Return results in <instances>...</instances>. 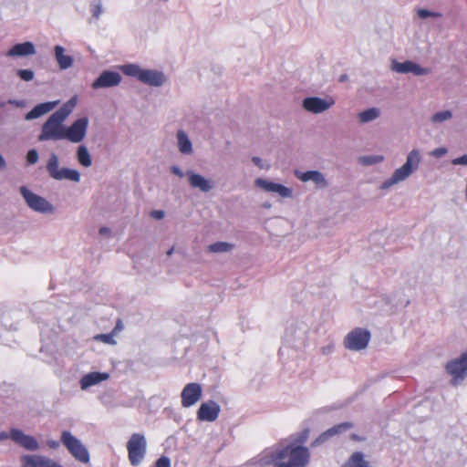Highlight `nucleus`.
Here are the masks:
<instances>
[{
	"label": "nucleus",
	"instance_id": "obj_12",
	"mask_svg": "<svg viewBox=\"0 0 467 467\" xmlns=\"http://www.w3.org/2000/svg\"><path fill=\"white\" fill-rule=\"evenodd\" d=\"M202 394V388L199 383H188L181 393L182 405L189 408L200 400Z\"/></svg>",
	"mask_w": 467,
	"mask_h": 467
},
{
	"label": "nucleus",
	"instance_id": "obj_27",
	"mask_svg": "<svg viewBox=\"0 0 467 467\" xmlns=\"http://www.w3.org/2000/svg\"><path fill=\"white\" fill-rule=\"evenodd\" d=\"M179 150L183 154H190L192 151V142L183 130L177 133Z\"/></svg>",
	"mask_w": 467,
	"mask_h": 467
},
{
	"label": "nucleus",
	"instance_id": "obj_11",
	"mask_svg": "<svg viewBox=\"0 0 467 467\" xmlns=\"http://www.w3.org/2000/svg\"><path fill=\"white\" fill-rule=\"evenodd\" d=\"M21 467H63L57 462L39 454H25L20 457Z\"/></svg>",
	"mask_w": 467,
	"mask_h": 467
},
{
	"label": "nucleus",
	"instance_id": "obj_21",
	"mask_svg": "<svg viewBox=\"0 0 467 467\" xmlns=\"http://www.w3.org/2000/svg\"><path fill=\"white\" fill-rule=\"evenodd\" d=\"M164 80L163 74L154 70L144 69L140 76V81L155 87L162 85Z\"/></svg>",
	"mask_w": 467,
	"mask_h": 467
},
{
	"label": "nucleus",
	"instance_id": "obj_55",
	"mask_svg": "<svg viewBox=\"0 0 467 467\" xmlns=\"http://www.w3.org/2000/svg\"><path fill=\"white\" fill-rule=\"evenodd\" d=\"M172 254V249H171L169 252H168V254L171 255Z\"/></svg>",
	"mask_w": 467,
	"mask_h": 467
},
{
	"label": "nucleus",
	"instance_id": "obj_45",
	"mask_svg": "<svg viewBox=\"0 0 467 467\" xmlns=\"http://www.w3.org/2000/svg\"><path fill=\"white\" fill-rule=\"evenodd\" d=\"M123 329V325L120 319L118 320L116 327L112 330V334L116 335L118 331H120Z\"/></svg>",
	"mask_w": 467,
	"mask_h": 467
},
{
	"label": "nucleus",
	"instance_id": "obj_26",
	"mask_svg": "<svg viewBox=\"0 0 467 467\" xmlns=\"http://www.w3.org/2000/svg\"><path fill=\"white\" fill-rule=\"evenodd\" d=\"M234 248V244L228 242H216L206 247L208 253L221 254L231 252Z\"/></svg>",
	"mask_w": 467,
	"mask_h": 467
},
{
	"label": "nucleus",
	"instance_id": "obj_2",
	"mask_svg": "<svg viewBox=\"0 0 467 467\" xmlns=\"http://www.w3.org/2000/svg\"><path fill=\"white\" fill-rule=\"evenodd\" d=\"M74 104H64L59 109L52 113L47 121L42 125L41 133L38 136L39 141L64 140L66 119L71 113Z\"/></svg>",
	"mask_w": 467,
	"mask_h": 467
},
{
	"label": "nucleus",
	"instance_id": "obj_48",
	"mask_svg": "<svg viewBox=\"0 0 467 467\" xmlns=\"http://www.w3.org/2000/svg\"><path fill=\"white\" fill-rule=\"evenodd\" d=\"M307 435H308V431L306 430L300 436L299 440L297 441L298 442L300 443H303L306 441V438H307Z\"/></svg>",
	"mask_w": 467,
	"mask_h": 467
},
{
	"label": "nucleus",
	"instance_id": "obj_37",
	"mask_svg": "<svg viewBox=\"0 0 467 467\" xmlns=\"http://www.w3.org/2000/svg\"><path fill=\"white\" fill-rule=\"evenodd\" d=\"M418 16L420 18L424 19V18H427V17H430V16L437 17V16H440L441 15L438 14V13L431 12V11L426 10V9H419L418 10Z\"/></svg>",
	"mask_w": 467,
	"mask_h": 467
},
{
	"label": "nucleus",
	"instance_id": "obj_53",
	"mask_svg": "<svg viewBox=\"0 0 467 467\" xmlns=\"http://www.w3.org/2000/svg\"><path fill=\"white\" fill-rule=\"evenodd\" d=\"M273 234H275V235H280V236L286 234V233H282V232H280V233L279 232H275V233H273Z\"/></svg>",
	"mask_w": 467,
	"mask_h": 467
},
{
	"label": "nucleus",
	"instance_id": "obj_23",
	"mask_svg": "<svg viewBox=\"0 0 467 467\" xmlns=\"http://www.w3.org/2000/svg\"><path fill=\"white\" fill-rule=\"evenodd\" d=\"M36 53L35 46L31 42H24L15 45L10 48L6 56L8 57H22L33 55Z\"/></svg>",
	"mask_w": 467,
	"mask_h": 467
},
{
	"label": "nucleus",
	"instance_id": "obj_19",
	"mask_svg": "<svg viewBox=\"0 0 467 467\" xmlns=\"http://www.w3.org/2000/svg\"><path fill=\"white\" fill-rule=\"evenodd\" d=\"M108 373L90 372L83 376L80 379L81 389H87L91 386L97 385L109 379Z\"/></svg>",
	"mask_w": 467,
	"mask_h": 467
},
{
	"label": "nucleus",
	"instance_id": "obj_46",
	"mask_svg": "<svg viewBox=\"0 0 467 467\" xmlns=\"http://www.w3.org/2000/svg\"><path fill=\"white\" fill-rule=\"evenodd\" d=\"M446 153V150L443 149V148H439V149H436L434 151H433V155H435L436 157H441L442 155H444Z\"/></svg>",
	"mask_w": 467,
	"mask_h": 467
},
{
	"label": "nucleus",
	"instance_id": "obj_4",
	"mask_svg": "<svg viewBox=\"0 0 467 467\" xmlns=\"http://www.w3.org/2000/svg\"><path fill=\"white\" fill-rule=\"evenodd\" d=\"M46 168L49 176L54 180H67L74 182H78L80 181V173L77 170L59 168V160L57 155L55 153L50 155Z\"/></svg>",
	"mask_w": 467,
	"mask_h": 467
},
{
	"label": "nucleus",
	"instance_id": "obj_8",
	"mask_svg": "<svg viewBox=\"0 0 467 467\" xmlns=\"http://www.w3.org/2000/svg\"><path fill=\"white\" fill-rule=\"evenodd\" d=\"M446 370L452 377L451 384L458 385L467 375V351L460 358L448 362Z\"/></svg>",
	"mask_w": 467,
	"mask_h": 467
},
{
	"label": "nucleus",
	"instance_id": "obj_40",
	"mask_svg": "<svg viewBox=\"0 0 467 467\" xmlns=\"http://www.w3.org/2000/svg\"><path fill=\"white\" fill-rule=\"evenodd\" d=\"M335 346L333 343H329L327 346L321 348V353L325 356L330 355L334 351Z\"/></svg>",
	"mask_w": 467,
	"mask_h": 467
},
{
	"label": "nucleus",
	"instance_id": "obj_10",
	"mask_svg": "<svg viewBox=\"0 0 467 467\" xmlns=\"http://www.w3.org/2000/svg\"><path fill=\"white\" fill-rule=\"evenodd\" d=\"M88 120L87 118H80L74 121L71 126L65 128L64 140L71 142H80L86 136Z\"/></svg>",
	"mask_w": 467,
	"mask_h": 467
},
{
	"label": "nucleus",
	"instance_id": "obj_1",
	"mask_svg": "<svg viewBox=\"0 0 467 467\" xmlns=\"http://www.w3.org/2000/svg\"><path fill=\"white\" fill-rule=\"evenodd\" d=\"M309 451L306 447L288 444L275 451H265V463L275 467H305L309 462Z\"/></svg>",
	"mask_w": 467,
	"mask_h": 467
},
{
	"label": "nucleus",
	"instance_id": "obj_33",
	"mask_svg": "<svg viewBox=\"0 0 467 467\" xmlns=\"http://www.w3.org/2000/svg\"><path fill=\"white\" fill-rule=\"evenodd\" d=\"M383 161L382 156H364L360 158V161L364 165H371L375 163H379Z\"/></svg>",
	"mask_w": 467,
	"mask_h": 467
},
{
	"label": "nucleus",
	"instance_id": "obj_38",
	"mask_svg": "<svg viewBox=\"0 0 467 467\" xmlns=\"http://www.w3.org/2000/svg\"><path fill=\"white\" fill-rule=\"evenodd\" d=\"M114 334H101L96 337L97 339L101 340L104 343L107 344H114L115 341L113 340L112 337Z\"/></svg>",
	"mask_w": 467,
	"mask_h": 467
},
{
	"label": "nucleus",
	"instance_id": "obj_24",
	"mask_svg": "<svg viewBox=\"0 0 467 467\" xmlns=\"http://www.w3.org/2000/svg\"><path fill=\"white\" fill-rule=\"evenodd\" d=\"M189 182L192 188L201 190L202 192H208L212 188L211 182L206 180L203 176L193 172H189Z\"/></svg>",
	"mask_w": 467,
	"mask_h": 467
},
{
	"label": "nucleus",
	"instance_id": "obj_7",
	"mask_svg": "<svg viewBox=\"0 0 467 467\" xmlns=\"http://www.w3.org/2000/svg\"><path fill=\"white\" fill-rule=\"evenodd\" d=\"M11 439L15 443L21 446L27 451H37L39 449V442L31 435L24 433L21 430L13 428L10 432H0V441Z\"/></svg>",
	"mask_w": 467,
	"mask_h": 467
},
{
	"label": "nucleus",
	"instance_id": "obj_50",
	"mask_svg": "<svg viewBox=\"0 0 467 467\" xmlns=\"http://www.w3.org/2000/svg\"><path fill=\"white\" fill-rule=\"evenodd\" d=\"M252 161L255 165L261 167V159L259 157H253Z\"/></svg>",
	"mask_w": 467,
	"mask_h": 467
},
{
	"label": "nucleus",
	"instance_id": "obj_39",
	"mask_svg": "<svg viewBox=\"0 0 467 467\" xmlns=\"http://www.w3.org/2000/svg\"><path fill=\"white\" fill-rule=\"evenodd\" d=\"M156 467H171V461L166 456L159 458L155 463Z\"/></svg>",
	"mask_w": 467,
	"mask_h": 467
},
{
	"label": "nucleus",
	"instance_id": "obj_17",
	"mask_svg": "<svg viewBox=\"0 0 467 467\" xmlns=\"http://www.w3.org/2000/svg\"><path fill=\"white\" fill-rule=\"evenodd\" d=\"M352 427L353 425L350 422H342L337 425H335L332 428L326 431L325 432H323L318 438H317L313 441L312 446H317L319 444H322L323 442L327 441L329 438L345 432L350 430Z\"/></svg>",
	"mask_w": 467,
	"mask_h": 467
},
{
	"label": "nucleus",
	"instance_id": "obj_52",
	"mask_svg": "<svg viewBox=\"0 0 467 467\" xmlns=\"http://www.w3.org/2000/svg\"><path fill=\"white\" fill-rule=\"evenodd\" d=\"M5 161L4 158L2 157V155L0 154V169L5 168Z\"/></svg>",
	"mask_w": 467,
	"mask_h": 467
},
{
	"label": "nucleus",
	"instance_id": "obj_54",
	"mask_svg": "<svg viewBox=\"0 0 467 467\" xmlns=\"http://www.w3.org/2000/svg\"><path fill=\"white\" fill-rule=\"evenodd\" d=\"M347 79V76L346 75H342L340 78H339V81H344Z\"/></svg>",
	"mask_w": 467,
	"mask_h": 467
},
{
	"label": "nucleus",
	"instance_id": "obj_3",
	"mask_svg": "<svg viewBox=\"0 0 467 467\" xmlns=\"http://www.w3.org/2000/svg\"><path fill=\"white\" fill-rule=\"evenodd\" d=\"M420 162V154L418 150H412L407 156L406 162L399 169H397L392 176L386 180L382 185V189L389 188L390 186L404 181L414 171H416Z\"/></svg>",
	"mask_w": 467,
	"mask_h": 467
},
{
	"label": "nucleus",
	"instance_id": "obj_5",
	"mask_svg": "<svg viewBox=\"0 0 467 467\" xmlns=\"http://www.w3.org/2000/svg\"><path fill=\"white\" fill-rule=\"evenodd\" d=\"M128 457L131 465H139L147 450V441L143 434L133 433L127 442Z\"/></svg>",
	"mask_w": 467,
	"mask_h": 467
},
{
	"label": "nucleus",
	"instance_id": "obj_6",
	"mask_svg": "<svg viewBox=\"0 0 467 467\" xmlns=\"http://www.w3.org/2000/svg\"><path fill=\"white\" fill-rule=\"evenodd\" d=\"M61 441L77 461L82 463L89 462L88 451L71 432L68 431H62Z\"/></svg>",
	"mask_w": 467,
	"mask_h": 467
},
{
	"label": "nucleus",
	"instance_id": "obj_41",
	"mask_svg": "<svg viewBox=\"0 0 467 467\" xmlns=\"http://www.w3.org/2000/svg\"><path fill=\"white\" fill-rule=\"evenodd\" d=\"M150 214L153 219L161 220L165 213L162 210H153Z\"/></svg>",
	"mask_w": 467,
	"mask_h": 467
},
{
	"label": "nucleus",
	"instance_id": "obj_44",
	"mask_svg": "<svg viewBox=\"0 0 467 467\" xmlns=\"http://www.w3.org/2000/svg\"><path fill=\"white\" fill-rule=\"evenodd\" d=\"M171 171L173 174L179 176V177H183V172L182 171V170L178 167V166H172L171 168Z\"/></svg>",
	"mask_w": 467,
	"mask_h": 467
},
{
	"label": "nucleus",
	"instance_id": "obj_18",
	"mask_svg": "<svg viewBox=\"0 0 467 467\" xmlns=\"http://www.w3.org/2000/svg\"><path fill=\"white\" fill-rule=\"evenodd\" d=\"M392 69L398 73H413L415 75H424L428 72V69L420 67L419 65L411 62V61H405V62H397L393 61L392 63Z\"/></svg>",
	"mask_w": 467,
	"mask_h": 467
},
{
	"label": "nucleus",
	"instance_id": "obj_49",
	"mask_svg": "<svg viewBox=\"0 0 467 467\" xmlns=\"http://www.w3.org/2000/svg\"><path fill=\"white\" fill-rule=\"evenodd\" d=\"M47 444L52 449H57L59 446V443L57 441H50L47 442Z\"/></svg>",
	"mask_w": 467,
	"mask_h": 467
},
{
	"label": "nucleus",
	"instance_id": "obj_14",
	"mask_svg": "<svg viewBox=\"0 0 467 467\" xmlns=\"http://www.w3.org/2000/svg\"><path fill=\"white\" fill-rule=\"evenodd\" d=\"M220 410V406L215 401L203 402L197 411V418L202 421H214L218 418Z\"/></svg>",
	"mask_w": 467,
	"mask_h": 467
},
{
	"label": "nucleus",
	"instance_id": "obj_9",
	"mask_svg": "<svg viewBox=\"0 0 467 467\" xmlns=\"http://www.w3.org/2000/svg\"><path fill=\"white\" fill-rule=\"evenodd\" d=\"M370 339L368 331L357 328L348 334L345 338V347L348 349L358 351L367 348Z\"/></svg>",
	"mask_w": 467,
	"mask_h": 467
},
{
	"label": "nucleus",
	"instance_id": "obj_29",
	"mask_svg": "<svg viewBox=\"0 0 467 467\" xmlns=\"http://www.w3.org/2000/svg\"><path fill=\"white\" fill-rule=\"evenodd\" d=\"M77 157L78 162L84 167H89L92 163L91 156L88 149L83 145L78 147Z\"/></svg>",
	"mask_w": 467,
	"mask_h": 467
},
{
	"label": "nucleus",
	"instance_id": "obj_20",
	"mask_svg": "<svg viewBox=\"0 0 467 467\" xmlns=\"http://www.w3.org/2000/svg\"><path fill=\"white\" fill-rule=\"evenodd\" d=\"M57 101H49L37 104L29 112L26 113L25 119L26 120L37 119L50 112L57 105Z\"/></svg>",
	"mask_w": 467,
	"mask_h": 467
},
{
	"label": "nucleus",
	"instance_id": "obj_42",
	"mask_svg": "<svg viewBox=\"0 0 467 467\" xmlns=\"http://www.w3.org/2000/svg\"><path fill=\"white\" fill-rule=\"evenodd\" d=\"M452 163L455 165H467V155H462L459 158H456L452 161Z\"/></svg>",
	"mask_w": 467,
	"mask_h": 467
},
{
	"label": "nucleus",
	"instance_id": "obj_13",
	"mask_svg": "<svg viewBox=\"0 0 467 467\" xmlns=\"http://www.w3.org/2000/svg\"><path fill=\"white\" fill-rule=\"evenodd\" d=\"M335 101L333 99H323L317 97L306 98L303 100V107L306 110L312 113H321L328 109Z\"/></svg>",
	"mask_w": 467,
	"mask_h": 467
},
{
	"label": "nucleus",
	"instance_id": "obj_36",
	"mask_svg": "<svg viewBox=\"0 0 467 467\" xmlns=\"http://www.w3.org/2000/svg\"><path fill=\"white\" fill-rule=\"evenodd\" d=\"M38 161V152L36 150L32 149L26 154V161L28 164H35Z\"/></svg>",
	"mask_w": 467,
	"mask_h": 467
},
{
	"label": "nucleus",
	"instance_id": "obj_30",
	"mask_svg": "<svg viewBox=\"0 0 467 467\" xmlns=\"http://www.w3.org/2000/svg\"><path fill=\"white\" fill-rule=\"evenodd\" d=\"M379 116V111L378 109L371 108L366 109L358 114V119L360 122H368L377 119Z\"/></svg>",
	"mask_w": 467,
	"mask_h": 467
},
{
	"label": "nucleus",
	"instance_id": "obj_25",
	"mask_svg": "<svg viewBox=\"0 0 467 467\" xmlns=\"http://www.w3.org/2000/svg\"><path fill=\"white\" fill-rule=\"evenodd\" d=\"M64 52L65 49L61 46L55 47L56 59L61 69H67L73 64V58L70 56L65 55Z\"/></svg>",
	"mask_w": 467,
	"mask_h": 467
},
{
	"label": "nucleus",
	"instance_id": "obj_43",
	"mask_svg": "<svg viewBox=\"0 0 467 467\" xmlns=\"http://www.w3.org/2000/svg\"><path fill=\"white\" fill-rule=\"evenodd\" d=\"M287 222L283 219H276L271 223V227L287 225Z\"/></svg>",
	"mask_w": 467,
	"mask_h": 467
},
{
	"label": "nucleus",
	"instance_id": "obj_35",
	"mask_svg": "<svg viewBox=\"0 0 467 467\" xmlns=\"http://www.w3.org/2000/svg\"><path fill=\"white\" fill-rule=\"evenodd\" d=\"M17 75L25 81H31L34 78V72L31 69H18Z\"/></svg>",
	"mask_w": 467,
	"mask_h": 467
},
{
	"label": "nucleus",
	"instance_id": "obj_51",
	"mask_svg": "<svg viewBox=\"0 0 467 467\" xmlns=\"http://www.w3.org/2000/svg\"><path fill=\"white\" fill-rule=\"evenodd\" d=\"M100 12H101L100 6L98 5V6H96V8L94 10L93 16L98 17L99 16Z\"/></svg>",
	"mask_w": 467,
	"mask_h": 467
},
{
	"label": "nucleus",
	"instance_id": "obj_22",
	"mask_svg": "<svg viewBox=\"0 0 467 467\" xmlns=\"http://www.w3.org/2000/svg\"><path fill=\"white\" fill-rule=\"evenodd\" d=\"M296 177L302 182L312 181L317 187H325L327 181L323 174L318 171H308L305 172L296 171Z\"/></svg>",
	"mask_w": 467,
	"mask_h": 467
},
{
	"label": "nucleus",
	"instance_id": "obj_34",
	"mask_svg": "<svg viewBox=\"0 0 467 467\" xmlns=\"http://www.w3.org/2000/svg\"><path fill=\"white\" fill-rule=\"evenodd\" d=\"M33 211L42 214H52L55 213V206H29Z\"/></svg>",
	"mask_w": 467,
	"mask_h": 467
},
{
	"label": "nucleus",
	"instance_id": "obj_15",
	"mask_svg": "<svg viewBox=\"0 0 467 467\" xmlns=\"http://www.w3.org/2000/svg\"><path fill=\"white\" fill-rule=\"evenodd\" d=\"M121 81V76L118 72L106 70L92 83L94 89L118 86Z\"/></svg>",
	"mask_w": 467,
	"mask_h": 467
},
{
	"label": "nucleus",
	"instance_id": "obj_32",
	"mask_svg": "<svg viewBox=\"0 0 467 467\" xmlns=\"http://www.w3.org/2000/svg\"><path fill=\"white\" fill-rule=\"evenodd\" d=\"M451 118V112L450 110H443L437 112L432 115L431 120L433 122H441Z\"/></svg>",
	"mask_w": 467,
	"mask_h": 467
},
{
	"label": "nucleus",
	"instance_id": "obj_47",
	"mask_svg": "<svg viewBox=\"0 0 467 467\" xmlns=\"http://www.w3.org/2000/svg\"><path fill=\"white\" fill-rule=\"evenodd\" d=\"M99 234H100L101 235H107V236H109V235L110 234V229H109V228H108V227H101V228L99 229Z\"/></svg>",
	"mask_w": 467,
	"mask_h": 467
},
{
	"label": "nucleus",
	"instance_id": "obj_16",
	"mask_svg": "<svg viewBox=\"0 0 467 467\" xmlns=\"http://www.w3.org/2000/svg\"><path fill=\"white\" fill-rule=\"evenodd\" d=\"M255 185L268 192L276 193L281 197H289L292 194L291 189L275 182L266 181L265 179H256Z\"/></svg>",
	"mask_w": 467,
	"mask_h": 467
},
{
	"label": "nucleus",
	"instance_id": "obj_31",
	"mask_svg": "<svg viewBox=\"0 0 467 467\" xmlns=\"http://www.w3.org/2000/svg\"><path fill=\"white\" fill-rule=\"evenodd\" d=\"M122 72L127 76L135 77L140 80V76L143 72L144 69H141L137 65H125L121 67Z\"/></svg>",
	"mask_w": 467,
	"mask_h": 467
},
{
	"label": "nucleus",
	"instance_id": "obj_28",
	"mask_svg": "<svg viewBox=\"0 0 467 467\" xmlns=\"http://www.w3.org/2000/svg\"><path fill=\"white\" fill-rule=\"evenodd\" d=\"M20 193L22 194L27 204H47L45 199L33 193L26 186H22L20 188Z\"/></svg>",
	"mask_w": 467,
	"mask_h": 467
}]
</instances>
